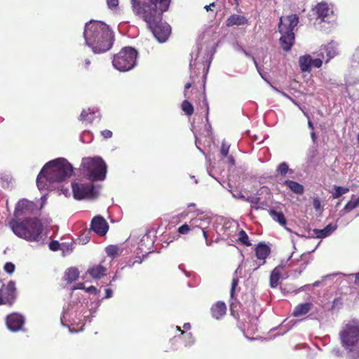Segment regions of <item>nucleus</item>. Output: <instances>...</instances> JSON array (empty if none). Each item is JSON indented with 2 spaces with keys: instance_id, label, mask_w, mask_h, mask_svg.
<instances>
[{
  "instance_id": "obj_37",
  "label": "nucleus",
  "mask_w": 359,
  "mask_h": 359,
  "mask_svg": "<svg viewBox=\"0 0 359 359\" xmlns=\"http://www.w3.org/2000/svg\"><path fill=\"white\" fill-rule=\"evenodd\" d=\"M230 146L226 143L225 141L222 142L220 153L223 156H227Z\"/></svg>"
},
{
  "instance_id": "obj_46",
  "label": "nucleus",
  "mask_w": 359,
  "mask_h": 359,
  "mask_svg": "<svg viewBox=\"0 0 359 359\" xmlns=\"http://www.w3.org/2000/svg\"><path fill=\"white\" fill-rule=\"evenodd\" d=\"M238 283V279L237 278H233L231 283V294L233 296V294L234 292L235 288L237 286Z\"/></svg>"
},
{
  "instance_id": "obj_45",
  "label": "nucleus",
  "mask_w": 359,
  "mask_h": 359,
  "mask_svg": "<svg viewBox=\"0 0 359 359\" xmlns=\"http://www.w3.org/2000/svg\"><path fill=\"white\" fill-rule=\"evenodd\" d=\"M232 195L236 198H241L246 201L247 197L240 191L233 192Z\"/></svg>"
},
{
  "instance_id": "obj_12",
  "label": "nucleus",
  "mask_w": 359,
  "mask_h": 359,
  "mask_svg": "<svg viewBox=\"0 0 359 359\" xmlns=\"http://www.w3.org/2000/svg\"><path fill=\"white\" fill-rule=\"evenodd\" d=\"M91 229L100 236H104L108 231V224L104 218L96 216L91 222Z\"/></svg>"
},
{
  "instance_id": "obj_17",
  "label": "nucleus",
  "mask_w": 359,
  "mask_h": 359,
  "mask_svg": "<svg viewBox=\"0 0 359 359\" xmlns=\"http://www.w3.org/2000/svg\"><path fill=\"white\" fill-rule=\"evenodd\" d=\"M269 215L274 221L277 222L280 225L284 226L287 231L290 233L292 232L290 228L286 226L287 221L284 214L282 212L271 210L269 211Z\"/></svg>"
},
{
  "instance_id": "obj_3",
  "label": "nucleus",
  "mask_w": 359,
  "mask_h": 359,
  "mask_svg": "<svg viewBox=\"0 0 359 359\" xmlns=\"http://www.w3.org/2000/svg\"><path fill=\"white\" fill-rule=\"evenodd\" d=\"M83 35L87 46L95 53L109 50L114 41L113 32L109 26L101 21L91 20L86 23Z\"/></svg>"
},
{
  "instance_id": "obj_6",
  "label": "nucleus",
  "mask_w": 359,
  "mask_h": 359,
  "mask_svg": "<svg viewBox=\"0 0 359 359\" xmlns=\"http://www.w3.org/2000/svg\"><path fill=\"white\" fill-rule=\"evenodd\" d=\"M81 167L91 182L105 178L107 165L100 157H86L82 159Z\"/></svg>"
},
{
  "instance_id": "obj_11",
  "label": "nucleus",
  "mask_w": 359,
  "mask_h": 359,
  "mask_svg": "<svg viewBox=\"0 0 359 359\" xmlns=\"http://www.w3.org/2000/svg\"><path fill=\"white\" fill-rule=\"evenodd\" d=\"M316 11L321 21L332 22L335 20L333 10L327 4H318L316 6Z\"/></svg>"
},
{
  "instance_id": "obj_18",
  "label": "nucleus",
  "mask_w": 359,
  "mask_h": 359,
  "mask_svg": "<svg viewBox=\"0 0 359 359\" xmlns=\"http://www.w3.org/2000/svg\"><path fill=\"white\" fill-rule=\"evenodd\" d=\"M248 23L247 18L241 15L233 14L229 16L226 21V24L228 27H231L233 25H244Z\"/></svg>"
},
{
  "instance_id": "obj_25",
  "label": "nucleus",
  "mask_w": 359,
  "mask_h": 359,
  "mask_svg": "<svg viewBox=\"0 0 359 359\" xmlns=\"http://www.w3.org/2000/svg\"><path fill=\"white\" fill-rule=\"evenodd\" d=\"M285 184L287 185L292 191L297 194H302L304 192V187L296 182L286 180L285 182Z\"/></svg>"
},
{
  "instance_id": "obj_50",
  "label": "nucleus",
  "mask_w": 359,
  "mask_h": 359,
  "mask_svg": "<svg viewBox=\"0 0 359 359\" xmlns=\"http://www.w3.org/2000/svg\"><path fill=\"white\" fill-rule=\"evenodd\" d=\"M85 285L83 283H77L76 285L74 286L73 290H85Z\"/></svg>"
},
{
  "instance_id": "obj_26",
  "label": "nucleus",
  "mask_w": 359,
  "mask_h": 359,
  "mask_svg": "<svg viewBox=\"0 0 359 359\" xmlns=\"http://www.w3.org/2000/svg\"><path fill=\"white\" fill-rule=\"evenodd\" d=\"M79 276V273L77 269L76 268H70L67 269L65 272V280L69 283H72L76 280Z\"/></svg>"
},
{
  "instance_id": "obj_13",
  "label": "nucleus",
  "mask_w": 359,
  "mask_h": 359,
  "mask_svg": "<svg viewBox=\"0 0 359 359\" xmlns=\"http://www.w3.org/2000/svg\"><path fill=\"white\" fill-rule=\"evenodd\" d=\"M191 223L196 227H198L202 229L206 245H210L211 243L208 239V231H206L207 226L210 223V219L209 217L201 216L198 218H195L192 219Z\"/></svg>"
},
{
  "instance_id": "obj_2",
  "label": "nucleus",
  "mask_w": 359,
  "mask_h": 359,
  "mask_svg": "<svg viewBox=\"0 0 359 359\" xmlns=\"http://www.w3.org/2000/svg\"><path fill=\"white\" fill-rule=\"evenodd\" d=\"M73 172L72 165L63 158H58L48 162L42 168L36 179L39 190L50 189L54 184L69 178Z\"/></svg>"
},
{
  "instance_id": "obj_19",
  "label": "nucleus",
  "mask_w": 359,
  "mask_h": 359,
  "mask_svg": "<svg viewBox=\"0 0 359 359\" xmlns=\"http://www.w3.org/2000/svg\"><path fill=\"white\" fill-rule=\"evenodd\" d=\"M87 272L92 278L98 279L105 275L106 269L98 264L90 267Z\"/></svg>"
},
{
  "instance_id": "obj_40",
  "label": "nucleus",
  "mask_w": 359,
  "mask_h": 359,
  "mask_svg": "<svg viewBox=\"0 0 359 359\" xmlns=\"http://www.w3.org/2000/svg\"><path fill=\"white\" fill-rule=\"evenodd\" d=\"M190 231V227L188 224H183L178 229V232L181 234H187Z\"/></svg>"
},
{
  "instance_id": "obj_34",
  "label": "nucleus",
  "mask_w": 359,
  "mask_h": 359,
  "mask_svg": "<svg viewBox=\"0 0 359 359\" xmlns=\"http://www.w3.org/2000/svg\"><path fill=\"white\" fill-rule=\"evenodd\" d=\"M74 247H73V243H61V248L60 250L62 251V253L64 255L65 254H69L73 251Z\"/></svg>"
},
{
  "instance_id": "obj_51",
  "label": "nucleus",
  "mask_w": 359,
  "mask_h": 359,
  "mask_svg": "<svg viewBox=\"0 0 359 359\" xmlns=\"http://www.w3.org/2000/svg\"><path fill=\"white\" fill-rule=\"evenodd\" d=\"M112 294H113V291L109 289V288H107L105 289V298H110L111 296H112Z\"/></svg>"
},
{
  "instance_id": "obj_15",
  "label": "nucleus",
  "mask_w": 359,
  "mask_h": 359,
  "mask_svg": "<svg viewBox=\"0 0 359 359\" xmlns=\"http://www.w3.org/2000/svg\"><path fill=\"white\" fill-rule=\"evenodd\" d=\"M34 205L32 202L29 201L26 199H22L18 203L15 210V216L19 217L24 213L31 212L34 210Z\"/></svg>"
},
{
  "instance_id": "obj_52",
  "label": "nucleus",
  "mask_w": 359,
  "mask_h": 359,
  "mask_svg": "<svg viewBox=\"0 0 359 359\" xmlns=\"http://www.w3.org/2000/svg\"><path fill=\"white\" fill-rule=\"evenodd\" d=\"M215 3H212L210 4V5H207L204 7V8L207 11H212V8L215 7Z\"/></svg>"
},
{
  "instance_id": "obj_31",
  "label": "nucleus",
  "mask_w": 359,
  "mask_h": 359,
  "mask_svg": "<svg viewBox=\"0 0 359 359\" xmlns=\"http://www.w3.org/2000/svg\"><path fill=\"white\" fill-rule=\"evenodd\" d=\"M108 256L114 258L121 252V249L116 245H109L105 249Z\"/></svg>"
},
{
  "instance_id": "obj_32",
  "label": "nucleus",
  "mask_w": 359,
  "mask_h": 359,
  "mask_svg": "<svg viewBox=\"0 0 359 359\" xmlns=\"http://www.w3.org/2000/svg\"><path fill=\"white\" fill-rule=\"evenodd\" d=\"M182 109L189 116L191 115L194 112V107L192 104L187 100H184L182 102Z\"/></svg>"
},
{
  "instance_id": "obj_48",
  "label": "nucleus",
  "mask_w": 359,
  "mask_h": 359,
  "mask_svg": "<svg viewBox=\"0 0 359 359\" xmlns=\"http://www.w3.org/2000/svg\"><path fill=\"white\" fill-rule=\"evenodd\" d=\"M102 135L104 138H109L112 136V132L109 130H104L102 131Z\"/></svg>"
},
{
  "instance_id": "obj_1",
  "label": "nucleus",
  "mask_w": 359,
  "mask_h": 359,
  "mask_svg": "<svg viewBox=\"0 0 359 359\" xmlns=\"http://www.w3.org/2000/svg\"><path fill=\"white\" fill-rule=\"evenodd\" d=\"M130 3L134 13L145 21L158 41L165 42L171 28L162 22V14L168 9L170 0H130Z\"/></svg>"
},
{
  "instance_id": "obj_28",
  "label": "nucleus",
  "mask_w": 359,
  "mask_h": 359,
  "mask_svg": "<svg viewBox=\"0 0 359 359\" xmlns=\"http://www.w3.org/2000/svg\"><path fill=\"white\" fill-rule=\"evenodd\" d=\"M226 304L222 302H217L211 308V311L214 314H224L226 313Z\"/></svg>"
},
{
  "instance_id": "obj_62",
  "label": "nucleus",
  "mask_w": 359,
  "mask_h": 359,
  "mask_svg": "<svg viewBox=\"0 0 359 359\" xmlns=\"http://www.w3.org/2000/svg\"><path fill=\"white\" fill-rule=\"evenodd\" d=\"M253 61H254V63H255V65H256V67H257V70L259 72V68H258V66H257V61L255 60V58H253Z\"/></svg>"
},
{
  "instance_id": "obj_16",
  "label": "nucleus",
  "mask_w": 359,
  "mask_h": 359,
  "mask_svg": "<svg viewBox=\"0 0 359 359\" xmlns=\"http://www.w3.org/2000/svg\"><path fill=\"white\" fill-rule=\"evenodd\" d=\"M284 271V266L283 265H278L271 272L270 276V286L273 288L276 287L278 285L280 279L283 278Z\"/></svg>"
},
{
  "instance_id": "obj_60",
  "label": "nucleus",
  "mask_w": 359,
  "mask_h": 359,
  "mask_svg": "<svg viewBox=\"0 0 359 359\" xmlns=\"http://www.w3.org/2000/svg\"><path fill=\"white\" fill-rule=\"evenodd\" d=\"M337 304H341L339 299H336V300L334 301V304L337 305Z\"/></svg>"
},
{
  "instance_id": "obj_47",
  "label": "nucleus",
  "mask_w": 359,
  "mask_h": 359,
  "mask_svg": "<svg viewBox=\"0 0 359 359\" xmlns=\"http://www.w3.org/2000/svg\"><path fill=\"white\" fill-rule=\"evenodd\" d=\"M72 316H65V315H63L61 318H60V320H61V323L62 325H66L68 327L70 328V325L67 323H66V322L67 320H69V319H67V317L69 318Z\"/></svg>"
},
{
  "instance_id": "obj_41",
  "label": "nucleus",
  "mask_w": 359,
  "mask_h": 359,
  "mask_svg": "<svg viewBox=\"0 0 359 359\" xmlns=\"http://www.w3.org/2000/svg\"><path fill=\"white\" fill-rule=\"evenodd\" d=\"M107 4L110 9H113L118 6V0H107Z\"/></svg>"
},
{
  "instance_id": "obj_30",
  "label": "nucleus",
  "mask_w": 359,
  "mask_h": 359,
  "mask_svg": "<svg viewBox=\"0 0 359 359\" xmlns=\"http://www.w3.org/2000/svg\"><path fill=\"white\" fill-rule=\"evenodd\" d=\"M333 189L334 191L331 192L333 198H338L349 191L348 188L339 186H334Z\"/></svg>"
},
{
  "instance_id": "obj_49",
  "label": "nucleus",
  "mask_w": 359,
  "mask_h": 359,
  "mask_svg": "<svg viewBox=\"0 0 359 359\" xmlns=\"http://www.w3.org/2000/svg\"><path fill=\"white\" fill-rule=\"evenodd\" d=\"M85 290L87 292H89V293H93L95 294H97V290L96 289V287H95L94 286H90L88 287H86L85 288Z\"/></svg>"
},
{
  "instance_id": "obj_53",
  "label": "nucleus",
  "mask_w": 359,
  "mask_h": 359,
  "mask_svg": "<svg viewBox=\"0 0 359 359\" xmlns=\"http://www.w3.org/2000/svg\"><path fill=\"white\" fill-rule=\"evenodd\" d=\"M355 276V283L359 285V273L354 275Z\"/></svg>"
},
{
  "instance_id": "obj_58",
  "label": "nucleus",
  "mask_w": 359,
  "mask_h": 359,
  "mask_svg": "<svg viewBox=\"0 0 359 359\" xmlns=\"http://www.w3.org/2000/svg\"><path fill=\"white\" fill-rule=\"evenodd\" d=\"M191 86V84L190 83H187L185 85V90L189 89Z\"/></svg>"
},
{
  "instance_id": "obj_27",
  "label": "nucleus",
  "mask_w": 359,
  "mask_h": 359,
  "mask_svg": "<svg viewBox=\"0 0 359 359\" xmlns=\"http://www.w3.org/2000/svg\"><path fill=\"white\" fill-rule=\"evenodd\" d=\"M359 206V197L357 198H352L346 203V205L344 206V209L341 210L343 212V215L351 211L352 210L356 208Z\"/></svg>"
},
{
  "instance_id": "obj_54",
  "label": "nucleus",
  "mask_w": 359,
  "mask_h": 359,
  "mask_svg": "<svg viewBox=\"0 0 359 359\" xmlns=\"http://www.w3.org/2000/svg\"><path fill=\"white\" fill-rule=\"evenodd\" d=\"M228 161L231 165L234 164V159L231 156L228 157Z\"/></svg>"
},
{
  "instance_id": "obj_39",
  "label": "nucleus",
  "mask_w": 359,
  "mask_h": 359,
  "mask_svg": "<svg viewBox=\"0 0 359 359\" xmlns=\"http://www.w3.org/2000/svg\"><path fill=\"white\" fill-rule=\"evenodd\" d=\"M49 248L51 250L55 251L60 250L61 243L57 241H52L49 244Z\"/></svg>"
},
{
  "instance_id": "obj_36",
  "label": "nucleus",
  "mask_w": 359,
  "mask_h": 359,
  "mask_svg": "<svg viewBox=\"0 0 359 359\" xmlns=\"http://www.w3.org/2000/svg\"><path fill=\"white\" fill-rule=\"evenodd\" d=\"M15 266L12 262H6L4 266V271L8 273H13L15 271Z\"/></svg>"
},
{
  "instance_id": "obj_57",
  "label": "nucleus",
  "mask_w": 359,
  "mask_h": 359,
  "mask_svg": "<svg viewBox=\"0 0 359 359\" xmlns=\"http://www.w3.org/2000/svg\"><path fill=\"white\" fill-rule=\"evenodd\" d=\"M85 63H86V67H88L90 64V61L87 59V60H86Z\"/></svg>"
},
{
  "instance_id": "obj_22",
  "label": "nucleus",
  "mask_w": 359,
  "mask_h": 359,
  "mask_svg": "<svg viewBox=\"0 0 359 359\" xmlns=\"http://www.w3.org/2000/svg\"><path fill=\"white\" fill-rule=\"evenodd\" d=\"M312 58L309 55H304L299 57V66L302 72H310Z\"/></svg>"
},
{
  "instance_id": "obj_21",
  "label": "nucleus",
  "mask_w": 359,
  "mask_h": 359,
  "mask_svg": "<svg viewBox=\"0 0 359 359\" xmlns=\"http://www.w3.org/2000/svg\"><path fill=\"white\" fill-rule=\"evenodd\" d=\"M96 112L94 109H88L87 110H83L80 115V121L91 123L95 118Z\"/></svg>"
},
{
  "instance_id": "obj_24",
  "label": "nucleus",
  "mask_w": 359,
  "mask_h": 359,
  "mask_svg": "<svg viewBox=\"0 0 359 359\" xmlns=\"http://www.w3.org/2000/svg\"><path fill=\"white\" fill-rule=\"evenodd\" d=\"M269 252L270 250L266 245L259 244L256 248V255L259 259L264 260Z\"/></svg>"
},
{
  "instance_id": "obj_55",
  "label": "nucleus",
  "mask_w": 359,
  "mask_h": 359,
  "mask_svg": "<svg viewBox=\"0 0 359 359\" xmlns=\"http://www.w3.org/2000/svg\"><path fill=\"white\" fill-rule=\"evenodd\" d=\"M184 328L187 330H189L191 328V325L189 323H185L184 325Z\"/></svg>"
},
{
  "instance_id": "obj_20",
  "label": "nucleus",
  "mask_w": 359,
  "mask_h": 359,
  "mask_svg": "<svg viewBox=\"0 0 359 359\" xmlns=\"http://www.w3.org/2000/svg\"><path fill=\"white\" fill-rule=\"evenodd\" d=\"M336 228V226L330 224L323 229H314L313 232L317 238H323L330 236Z\"/></svg>"
},
{
  "instance_id": "obj_9",
  "label": "nucleus",
  "mask_w": 359,
  "mask_h": 359,
  "mask_svg": "<svg viewBox=\"0 0 359 359\" xmlns=\"http://www.w3.org/2000/svg\"><path fill=\"white\" fill-rule=\"evenodd\" d=\"M340 336L344 346L347 347L354 346L359 340V323L347 324Z\"/></svg>"
},
{
  "instance_id": "obj_5",
  "label": "nucleus",
  "mask_w": 359,
  "mask_h": 359,
  "mask_svg": "<svg viewBox=\"0 0 359 359\" xmlns=\"http://www.w3.org/2000/svg\"><path fill=\"white\" fill-rule=\"evenodd\" d=\"M299 23V18L297 15H290L280 17L278 24V31L281 34L280 42L284 50H290L294 41V29Z\"/></svg>"
},
{
  "instance_id": "obj_33",
  "label": "nucleus",
  "mask_w": 359,
  "mask_h": 359,
  "mask_svg": "<svg viewBox=\"0 0 359 359\" xmlns=\"http://www.w3.org/2000/svg\"><path fill=\"white\" fill-rule=\"evenodd\" d=\"M238 239L243 245H245L247 246L251 245V243L249 242V240H248V236L247 233L243 230H241L239 231Z\"/></svg>"
},
{
  "instance_id": "obj_14",
  "label": "nucleus",
  "mask_w": 359,
  "mask_h": 359,
  "mask_svg": "<svg viewBox=\"0 0 359 359\" xmlns=\"http://www.w3.org/2000/svg\"><path fill=\"white\" fill-rule=\"evenodd\" d=\"M24 323L23 316H7L6 317L7 327L13 332L20 330Z\"/></svg>"
},
{
  "instance_id": "obj_59",
  "label": "nucleus",
  "mask_w": 359,
  "mask_h": 359,
  "mask_svg": "<svg viewBox=\"0 0 359 359\" xmlns=\"http://www.w3.org/2000/svg\"><path fill=\"white\" fill-rule=\"evenodd\" d=\"M320 285V281H316L312 285L313 287H316Z\"/></svg>"
},
{
  "instance_id": "obj_64",
  "label": "nucleus",
  "mask_w": 359,
  "mask_h": 359,
  "mask_svg": "<svg viewBox=\"0 0 359 359\" xmlns=\"http://www.w3.org/2000/svg\"><path fill=\"white\" fill-rule=\"evenodd\" d=\"M243 53L246 55V56H249V54L248 53V52H246L245 50H242Z\"/></svg>"
},
{
  "instance_id": "obj_42",
  "label": "nucleus",
  "mask_w": 359,
  "mask_h": 359,
  "mask_svg": "<svg viewBox=\"0 0 359 359\" xmlns=\"http://www.w3.org/2000/svg\"><path fill=\"white\" fill-rule=\"evenodd\" d=\"M313 205L316 210H320L321 209V202L319 198H316L313 199Z\"/></svg>"
},
{
  "instance_id": "obj_10",
  "label": "nucleus",
  "mask_w": 359,
  "mask_h": 359,
  "mask_svg": "<svg viewBox=\"0 0 359 359\" xmlns=\"http://www.w3.org/2000/svg\"><path fill=\"white\" fill-rule=\"evenodd\" d=\"M0 293L6 304H12L16 298L15 283L10 280L6 285L4 284L0 289Z\"/></svg>"
},
{
  "instance_id": "obj_61",
  "label": "nucleus",
  "mask_w": 359,
  "mask_h": 359,
  "mask_svg": "<svg viewBox=\"0 0 359 359\" xmlns=\"http://www.w3.org/2000/svg\"><path fill=\"white\" fill-rule=\"evenodd\" d=\"M311 137H312L313 140L315 141V139H316V134H315V133L313 132L311 133Z\"/></svg>"
},
{
  "instance_id": "obj_43",
  "label": "nucleus",
  "mask_w": 359,
  "mask_h": 359,
  "mask_svg": "<svg viewBox=\"0 0 359 359\" xmlns=\"http://www.w3.org/2000/svg\"><path fill=\"white\" fill-rule=\"evenodd\" d=\"M322 64H323V61L321 59H320V58H316V59H313V60L312 59L311 66L319 68L321 67Z\"/></svg>"
},
{
  "instance_id": "obj_23",
  "label": "nucleus",
  "mask_w": 359,
  "mask_h": 359,
  "mask_svg": "<svg viewBox=\"0 0 359 359\" xmlns=\"http://www.w3.org/2000/svg\"><path fill=\"white\" fill-rule=\"evenodd\" d=\"M313 306L311 302L299 304L295 307L293 314H306L311 310Z\"/></svg>"
},
{
  "instance_id": "obj_56",
  "label": "nucleus",
  "mask_w": 359,
  "mask_h": 359,
  "mask_svg": "<svg viewBox=\"0 0 359 359\" xmlns=\"http://www.w3.org/2000/svg\"><path fill=\"white\" fill-rule=\"evenodd\" d=\"M308 126H309V127L311 130H313V124H312V123H311L310 121H309V122H308Z\"/></svg>"
},
{
  "instance_id": "obj_44",
  "label": "nucleus",
  "mask_w": 359,
  "mask_h": 359,
  "mask_svg": "<svg viewBox=\"0 0 359 359\" xmlns=\"http://www.w3.org/2000/svg\"><path fill=\"white\" fill-rule=\"evenodd\" d=\"M352 60L359 65V47L356 48L355 53L353 55Z\"/></svg>"
},
{
  "instance_id": "obj_35",
  "label": "nucleus",
  "mask_w": 359,
  "mask_h": 359,
  "mask_svg": "<svg viewBox=\"0 0 359 359\" xmlns=\"http://www.w3.org/2000/svg\"><path fill=\"white\" fill-rule=\"evenodd\" d=\"M278 172L281 175H286V173L288 172L289 170V168H288V165L286 163L283 162V163H281L278 167V169H277Z\"/></svg>"
},
{
  "instance_id": "obj_63",
  "label": "nucleus",
  "mask_w": 359,
  "mask_h": 359,
  "mask_svg": "<svg viewBox=\"0 0 359 359\" xmlns=\"http://www.w3.org/2000/svg\"><path fill=\"white\" fill-rule=\"evenodd\" d=\"M177 329L179 331H180V332H181V334H183L184 333L183 331H182V330H181L180 327L177 326Z\"/></svg>"
},
{
  "instance_id": "obj_38",
  "label": "nucleus",
  "mask_w": 359,
  "mask_h": 359,
  "mask_svg": "<svg viewBox=\"0 0 359 359\" xmlns=\"http://www.w3.org/2000/svg\"><path fill=\"white\" fill-rule=\"evenodd\" d=\"M259 198L257 197H252V196H248L246 198V201H249L252 204V208L258 209V207L257 206V204L259 202Z\"/></svg>"
},
{
  "instance_id": "obj_7",
  "label": "nucleus",
  "mask_w": 359,
  "mask_h": 359,
  "mask_svg": "<svg viewBox=\"0 0 359 359\" xmlns=\"http://www.w3.org/2000/svg\"><path fill=\"white\" fill-rule=\"evenodd\" d=\"M137 52L131 47L122 48L113 58V66L120 72L132 69L136 64Z\"/></svg>"
},
{
  "instance_id": "obj_4",
  "label": "nucleus",
  "mask_w": 359,
  "mask_h": 359,
  "mask_svg": "<svg viewBox=\"0 0 359 359\" xmlns=\"http://www.w3.org/2000/svg\"><path fill=\"white\" fill-rule=\"evenodd\" d=\"M13 232L18 237L29 241H38L41 238L43 226L36 218L27 219L19 223L13 220L9 223Z\"/></svg>"
},
{
  "instance_id": "obj_29",
  "label": "nucleus",
  "mask_w": 359,
  "mask_h": 359,
  "mask_svg": "<svg viewBox=\"0 0 359 359\" xmlns=\"http://www.w3.org/2000/svg\"><path fill=\"white\" fill-rule=\"evenodd\" d=\"M324 50L327 53V58L326 62H327L331 58L334 57L337 54L336 45L334 43H330L325 47Z\"/></svg>"
},
{
  "instance_id": "obj_8",
  "label": "nucleus",
  "mask_w": 359,
  "mask_h": 359,
  "mask_svg": "<svg viewBox=\"0 0 359 359\" xmlns=\"http://www.w3.org/2000/svg\"><path fill=\"white\" fill-rule=\"evenodd\" d=\"M74 197L81 200L83 198H94L97 196L92 182L85 183L83 181L75 182L72 184Z\"/></svg>"
}]
</instances>
